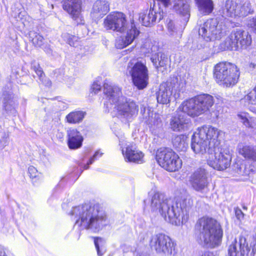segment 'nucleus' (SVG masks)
Returning a JSON list of instances; mask_svg holds the SVG:
<instances>
[{
	"label": "nucleus",
	"instance_id": "29",
	"mask_svg": "<svg viewBox=\"0 0 256 256\" xmlns=\"http://www.w3.org/2000/svg\"><path fill=\"white\" fill-rule=\"evenodd\" d=\"M198 10L204 15L210 14L214 9L213 2L212 0H196Z\"/></svg>",
	"mask_w": 256,
	"mask_h": 256
},
{
	"label": "nucleus",
	"instance_id": "45",
	"mask_svg": "<svg viewBox=\"0 0 256 256\" xmlns=\"http://www.w3.org/2000/svg\"><path fill=\"white\" fill-rule=\"evenodd\" d=\"M0 256H6L4 248L0 246Z\"/></svg>",
	"mask_w": 256,
	"mask_h": 256
},
{
	"label": "nucleus",
	"instance_id": "34",
	"mask_svg": "<svg viewBox=\"0 0 256 256\" xmlns=\"http://www.w3.org/2000/svg\"><path fill=\"white\" fill-rule=\"evenodd\" d=\"M240 102L241 103H244V106L249 104H256V85Z\"/></svg>",
	"mask_w": 256,
	"mask_h": 256
},
{
	"label": "nucleus",
	"instance_id": "26",
	"mask_svg": "<svg viewBox=\"0 0 256 256\" xmlns=\"http://www.w3.org/2000/svg\"><path fill=\"white\" fill-rule=\"evenodd\" d=\"M188 122V120L186 118L185 116L178 114V116H174L172 118L170 128L174 131H180L186 126Z\"/></svg>",
	"mask_w": 256,
	"mask_h": 256
},
{
	"label": "nucleus",
	"instance_id": "27",
	"mask_svg": "<svg viewBox=\"0 0 256 256\" xmlns=\"http://www.w3.org/2000/svg\"><path fill=\"white\" fill-rule=\"evenodd\" d=\"M86 116V112L81 110H74L68 114L65 118L66 122L70 124H77L81 122Z\"/></svg>",
	"mask_w": 256,
	"mask_h": 256
},
{
	"label": "nucleus",
	"instance_id": "42",
	"mask_svg": "<svg viewBox=\"0 0 256 256\" xmlns=\"http://www.w3.org/2000/svg\"><path fill=\"white\" fill-rule=\"evenodd\" d=\"M235 214L236 218L239 220L243 219L244 217V214L239 208H237L235 209Z\"/></svg>",
	"mask_w": 256,
	"mask_h": 256
},
{
	"label": "nucleus",
	"instance_id": "10",
	"mask_svg": "<svg viewBox=\"0 0 256 256\" xmlns=\"http://www.w3.org/2000/svg\"><path fill=\"white\" fill-rule=\"evenodd\" d=\"M184 85V82H179L178 78H170L166 82L160 85L156 96L158 102L162 104H168L172 94L176 98L179 96V92Z\"/></svg>",
	"mask_w": 256,
	"mask_h": 256
},
{
	"label": "nucleus",
	"instance_id": "16",
	"mask_svg": "<svg viewBox=\"0 0 256 256\" xmlns=\"http://www.w3.org/2000/svg\"><path fill=\"white\" fill-rule=\"evenodd\" d=\"M120 146L126 161L137 163L143 162L144 154L142 152L136 150L134 144L122 138L120 140Z\"/></svg>",
	"mask_w": 256,
	"mask_h": 256
},
{
	"label": "nucleus",
	"instance_id": "46",
	"mask_svg": "<svg viewBox=\"0 0 256 256\" xmlns=\"http://www.w3.org/2000/svg\"><path fill=\"white\" fill-rule=\"evenodd\" d=\"M200 256H214V255L210 252H206L202 254Z\"/></svg>",
	"mask_w": 256,
	"mask_h": 256
},
{
	"label": "nucleus",
	"instance_id": "39",
	"mask_svg": "<svg viewBox=\"0 0 256 256\" xmlns=\"http://www.w3.org/2000/svg\"><path fill=\"white\" fill-rule=\"evenodd\" d=\"M31 69L35 72L40 80H42L44 72L42 68L40 66L39 64L36 60H34L31 62Z\"/></svg>",
	"mask_w": 256,
	"mask_h": 256
},
{
	"label": "nucleus",
	"instance_id": "53",
	"mask_svg": "<svg viewBox=\"0 0 256 256\" xmlns=\"http://www.w3.org/2000/svg\"><path fill=\"white\" fill-rule=\"evenodd\" d=\"M148 46H150V43L148 42Z\"/></svg>",
	"mask_w": 256,
	"mask_h": 256
},
{
	"label": "nucleus",
	"instance_id": "7",
	"mask_svg": "<svg viewBox=\"0 0 256 256\" xmlns=\"http://www.w3.org/2000/svg\"><path fill=\"white\" fill-rule=\"evenodd\" d=\"M214 103V98L212 96L208 94H200L184 101L178 110L195 118L209 110Z\"/></svg>",
	"mask_w": 256,
	"mask_h": 256
},
{
	"label": "nucleus",
	"instance_id": "40",
	"mask_svg": "<svg viewBox=\"0 0 256 256\" xmlns=\"http://www.w3.org/2000/svg\"><path fill=\"white\" fill-rule=\"evenodd\" d=\"M103 154V152L100 151V150H98L95 152L94 154L93 155L92 157H91L89 160L86 162V164H84V169L88 168V166L90 164H92L96 160L100 158L102 155Z\"/></svg>",
	"mask_w": 256,
	"mask_h": 256
},
{
	"label": "nucleus",
	"instance_id": "35",
	"mask_svg": "<svg viewBox=\"0 0 256 256\" xmlns=\"http://www.w3.org/2000/svg\"><path fill=\"white\" fill-rule=\"evenodd\" d=\"M167 30L168 34L175 38H180L182 35V30L178 29L172 20L168 23Z\"/></svg>",
	"mask_w": 256,
	"mask_h": 256
},
{
	"label": "nucleus",
	"instance_id": "44",
	"mask_svg": "<svg viewBox=\"0 0 256 256\" xmlns=\"http://www.w3.org/2000/svg\"><path fill=\"white\" fill-rule=\"evenodd\" d=\"M158 50V47L156 46H152L150 48V50H148V53H153Z\"/></svg>",
	"mask_w": 256,
	"mask_h": 256
},
{
	"label": "nucleus",
	"instance_id": "18",
	"mask_svg": "<svg viewBox=\"0 0 256 256\" xmlns=\"http://www.w3.org/2000/svg\"><path fill=\"white\" fill-rule=\"evenodd\" d=\"M81 5V0H64L63 1L64 10L68 13L74 20H77L78 24H84L80 14Z\"/></svg>",
	"mask_w": 256,
	"mask_h": 256
},
{
	"label": "nucleus",
	"instance_id": "6",
	"mask_svg": "<svg viewBox=\"0 0 256 256\" xmlns=\"http://www.w3.org/2000/svg\"><path fill=\"white\" fill-rule=\"evenodd\" d=\"M150 237V246L158 254L165 256H178L176 244L168 236L164 234L152 235L150 232H141L138 236L140 242H144Z\"/></svg>",
	"mask_w": 256,
	"mask_h": 256
},
{
	"label": "nucleus",
	"instance_id": "20",
	"mask_svg": "<svg viewBox=\"0 0 256 256\" xmlns=\"http://www.w3.org/2000/svg\"><path fill=\"white\" fill-rule=\"evenodd\" d=\"M248 244L246 238L240 236L238 238V240L235 239L232 242L228 248V256H244L246 250H248Z\"/></svg>",
	"mask_w": 256,
	"mask_h": 256
},
{
	"label": "nucleus",
	"instance_id": "12",
	"mask_svg": "<svg viewBox=\"0 0 256 256\" xmlns=\"http://www.w3.org/2000/svg\"><path fill=\"white\" fill-rule=\"evenodd\" d=\"M128 72L130 75L134 84L138 89L146 88L148 84V70L145 61L139 60L128 64Z\"/></svg>",
	"mask_w": 256,
	"mask_h": 256
},
{
	"label": "nucleus",
	"instance_id": "52",
	"mask_svg": "<svg viewBox=\"0 0 256 256\" xmlns=\"http://www.w3.org/2000/svg\"><path fill=\"white\" fill-rule=\"evenodd\" d=\"M140 256H145V255H144V254H141V255H140Z\"/></svg>",
	"mask_w": 256,
	"mask_h": 256
},
{
	"label": "nucleus",
	"instance_id": "48",
	"mask_svg": "<svg viewBox=\"0 0 256 256\" xmlns=\"http://www.w3.org/2000/svg\"><path fill=\"white\" fill-rule=\"evenodd\" d=\"M250 68H254L255 67V64H252V63H251L250 64Z\"/></svg>",
	"mask_w": 256,
	"mask_h": 256
},
{
	"label": "nucleus",
	"instance_id": "47",
	"mask_svg": "<svg viewBox=\"0 0 256 256\" xmlns=\"http://www.w3.org/2000/svg\"><path fill=\"white\" fill-rule=\"evenodd\" d=\"M48 54H50L51 53V50H50V48H47L46 50H44Z\"/></svg>",
	"mask_w": 256,
	"mask_h": 256
},
{
	"label": "nucleus",
	"instance_id": "4",
	"mask_svg": "<svg viewBox=\"0 0 256 256\" xmlns=\"http://www.w3.org/2000/svg\"><path fill=\"white\" fill-rule=\"evenodd\" d=\"M75 224L82 229L98 231L107 224L106 216L98 204H84L72 207L68 212Z\"/></svg>",
	"mask_w": 256,
	"mask_h": 256
},
{
	"label": "nucleus",
	"instance_id": "17",
	"mask_svg": "<svg viewBox=\"0 0 256 256\" xmlns=\"http://www.w3.org/2000/svg\"><path fill=\"white\" fill-rule=\"evenodd\" d=\"M190 182L195 190L202 192L207 188L208 184L206 170L202 168L196 170L191 175Z\"/></svg>",
	"mask_w": 256,
	"mask_h": 256
},
{
	"label": "nucleus",
	"instance_id": "19",
	"mask_svg": "<svg viewBox=\"0 0 256 256\" xmlns=\"http://www.w3.org/2000/svg\"><path fill=\"white\" fill-rule=\"evenodd\" d=\"M126 31L125 36H120L116 40L115 46L117 48L122 49L131 44L140 33L133 23L130 24V28Z\"/></svg>",
	"mask_w": 256,
	"mask_h": 256
},
{
	"label": "nucleus",
	"instance_id": "24",
	"mask_svg": "<svg viewBox=\"0 0 256 256\" xmlns=\"http://www.w3.org/2000/svg\"><path fill=\"white\" fill-rule=\"evenodd\" d=\"M157 18H158L160 20L162 18V16L160 12L158 13L156 12L155 6L154 5L152 8H150L148 14H141L139 19L142 25L149 26L156 20Z\"/></svg>",
	"mask_w": 256,
	"mask_h": 256
},
{
	"label": "nucleus",
	"instance_id": "50",
	"mask_svg": "<svg viewBox=\"0 0 256 256\" xmlns=\"http://www.w3.org/2000/svg\"><path fill=\"white\" fill-rule=\"evenodd\" d=\"M125 247H126V246H122V249H123V251L124 252H128V251H126V250H124V248H125Z\"/></svg>",
	"mask_w": 256,
	"mask_h": 256
},
{
	"label": "nucleus",
	"instance_id": "8",
	"mask_svg": "<svg viewBox=\"0 0 256 256\" xmlns=\"http://www.w3.org/2000/svg\"><path fill=\"white\" fill-rule=\"evenodd\" d=\"M240 72L238 66L228 62H220L214 66V76L216 82L224 87H230L238 82Z\"/></svg>",
	"mask_w": 256,
	"mask_h": 256
},
{
	"label": "nucleus",
	"instance_id": "36",
	"mask_svg": "<svg viewBox=\"0 0 256 256\" xmlns=\"http://www.w3.org/2000/svg\"><path fill=\"white\" fill-rule=\"evenodd\" d=\"M94 242L98 254L99 256H102L106 251L105 240L102 238H96Z\"/></svg>",
	"mask_w": 256,
	"mask_h": 256
},
{
	"label": "nucleus",
	"instance_id": "30",
	"mask_svg": "<svg viewBox=\"0 0 256 256\" xmlns=\"http://www.w3.org/2000/svg\"><path fill=\"white\" fill-rule=\"evenodd\" d=\"M146 116H144V122L150 126H158L161 122L158 114L154 113L150 110H148Z\"/></svg>",
	"mask_w": 256,
	"mask_h": 256
},
{
	"label": "nucleus",
	"instance_id": "1",
	"mask_svg": "<svg viewBox=\"0 0 256 256\" xmlns=\"http://www.w3.org/2000/svg\"><path fill=\"white\" fill-rule=\"evenodd\" d=\"M224 132L216 128L206 125L198 128L192 138L191 148L196 154L208 152L207 163L218 170L230 166L232 154L226 146H220Z\"/></svg>",
	"mask_w": 256,
	"mask_h": 256
},
{
	"label": "nucleus",
	"instance_id": "23",
	"mask_svg": "<svg viewBox=\"0 0 256 256\" xmlns=\"http://www.w3.org/2000/svg\"><path fill=\"white\" fill-rule=\"evenodd\" d=\"M237 150L240 155L245 159L256 162V147L245 142H240L237 146Z\"/></svg>",
	"mask_w": 256,
	"mask_h": 256
},
{
	"label": "nucleus",
	"instance_id": "33",
	"mask_svg": "<svg viewBox=\"0 0 256 256\" xmlns=\"http://www.w3.org/2000/svg\"><path fill=\"white\" fill-rule=\"evenodd\" d=\"M29 40L38 47H41L43 45L44 38L39 34L34 32L30 31L28 36Z\"/></svg>",
	"mask_w": 256,
	"mask_h": 256
},
{
	"label": "nucleus",
	"instance_id": "11",
	"mask_svg": "<svg viewBox=\"0 0 256 256\" xmlns=\"http://www.w3.org/2000/svg\"><path fill=\"white\" fill-rule=\"evenodd\" d=\"M156 160L160 166L168 172L178 171L182 166V160L178 155L170 148L158 149L156 154Z\"/></svg>",
	"mask_w": 256,
	"mask_h": 256
},
{
	"label": "nucleus",
	"instance_id": "22",
	"mask_svg": "<svg viewBox=\"0 0 256 256\" xmlns=\"http://www.w3.org/2000/svg\"><path fill=\"white\" fill-rule=\"evenodd\" d=\"M109 10V4L107 1L104 0H97L93 5L90 16L93 18H100L106 14Z\"/></svg>",
	"mask_w": 256,
	"mask_h": 256
},
{
	"label": "nucleus",
	"instance_id": "3",
	"mask_svg": "<svg viewBox=\"0 0 256 256\" xmlns=\"http://www.w3.org/2000/svg\"><path fill=\"white\" fill-rule=\"evenodd\" d=\"M104 93L106 96L104 103L106 111L126 122L132 121L137 116L138 106L133 100H127L122 96L121 88L118 86L105 82Z\"/></svg>",
	"mask_w": 256,
	"mask_h": 256
},
{
	"label": "nucleus",
	"instance_id": "51",
	"mask_svg": "<svg viewBox=\"0 0 256 256\" xmlns=\"http://www.w3.org/2000/svg\"><path fill=\"white\" fill-rule=\"evenodd\" d=\"M6 106H6V105H4V107L5 108V110H8L9 109H8V108H6Z\"/></svg>",
	"mask_w": 256,
	"mask_h": 256
},
{
	"label": "nucleus",
	"instance_id": "32",
	"mask_svg": "<svg viewBox=\"0 0 256 256\" xmlns=\"http://www.w3.org/2000/svg\"><path fill=\"white\" fill-rule=\"evenodd\" d=\"M238 120L246 128H252L254 119L251 118L248 113L245 112H240L237 114Z\"/></svg>",
	"mask_w": 256,
	"mask_h": 256
},
{
	"label": "nucleus",
	"instance_id": "25",
	"mask_svg": "<svg viewBox=\"0 0 256 256\" xmlns=\"http://www.w3.org/2000/svg\"><path fill=\"white\" fill-rule=\"evenodd\" d=\"M174 10L183 17L184 21L187 22L190 16V8L186 0H175L174 5Z\"/></svg>",
	"mask_w": 256,
	"mask_h": 256
},
{
	"label": "nucleus",
	"instance_id": "13",
	"mask_svg": "<svg viewBox=\"0 0 256 256\" xmlns=\"http://www.w3.org/2000/svg\"><path fill=\"white\" fill-rule=\"evenodd\" d=\"M199 35L206 42L214 41L220 39L222 36L220 25L216 18H210L204 22H198Z\"/></svg>",
	"mask_w": 256,
	"mask_h": 256
},
{
	"label": "nucleus",
	"instance_id": "9",
	"mask_svg": "<svg viewBox=\"0 0 256 256\" xmlns=\"http://www.w3.org/2000/svg\"><path fill=\"white\" fill-rule=\"evenodd\" d=\"M252 42L251 36L248 32L236 28L232 32L226 40L220 45L222 50H236L239 48H246Z\"/></svg>",
	"mask_w": 256,
	"mask_h": 256
},
{
	"label": "nucleus",
	"instance_id": "41",
	"mask_svg": "<svg viewBox=\"0 0 256 256\" xmlns=\"http://www.w3.org/2000/svg\"><path fill=\"white\" fill-rule=\"evenodd\" d=\"M101 86L97 82H94L91 86V92H94V94H98L101 90Z\"/></svg>",
	"mask_w": 256,
	"mask_h": 256
},
{
	"label": "nucleus",
	"instance_id": "28",
	"mask_svg": "<svg viewBox=\"0 0 256 256\" xmlns=\"http://www.w3.org/2000/svg\"><path fill=\"white\" fill-rule=\"evenodd\" d=\"M188 138L184 134L174 136L172 140L174 146L178 151H185L188 147Z\"/></svg>",
	"mask_w": 256,
	"mask_h": 256
},
{
	"label": "nucleus",
	"instance_id": "21",
	"mask_svg": "<svg viewBox=\"0 0 256 256\" xmlns=\"http://www.w3.org/2000/svg\"><path fill=\"white\" fill-rule=\"evenodd\" d=\"M68 145L70 149H77L81 147L84 138L76 128H70L67 130Z\"/></svg>",
	"mask_w": 256,
	"mask_h": 256
},
{
	"label": "nucleus",
	"instance_id": "49",
	"mask_svg": "<svg viewBox=\"0 0 256 256\" xmlns=\"http://www.w3.org/2000/svg\"><path fill=\"white\" fill-rule=\"evenodd\" d=\"M46 84L48 86H49L51 84V82H50L48 80V82Z\"/></svg>",
	"mask_w": 256,
	"mask_h": 256
},
{
	"label": "nucleus",
	"instance_id": "2",
	"mask_svg": "<svg viewBox=\"0 0 256 256\" xmlns=\"http://www.w3.org/2000/svg\"><path fill=\"white\" fill-rule=\"evenodd\" d=\"M192 203L188 196H177L173 200L156 192L151 198V208L154 212L158 210L166 221L179 226L188 220V210Z\"/></svg>",
	"mask_w": 256,
	"mask_h": 256
},
{
	"label": "nucleus",
	"instance_id": "37",
	"mask_svg": "<svg viewBox=\"0 0 256 256\" xmlns=\"http://www.w3.org/2000/svg\"><path fill=\"white\" fill-rule=\"evenodd\" d=\"M28 174L32 180L36 182L42 178V174L34 166H30L28 168Z\"/></svg>",
	"mask_w": 256,
	"mask_h": 256
},
{
	"label": "nucleus",
	"instance_id": "14",
	"mask_svg": "<svg viewBox=\"0 0 256 256\" xmlns=\"http://www.w3.org/2000/svg\"><path fill=\"white\" fill-rule=\"evenodd\" d=\"M253 12L251 4L248 0L242 3L240 0H227L226 2L224 14L228 17L238 19Z\"/></svg>",
	"mask_w": 256,
	"mask_h": 256
},
{
	"label": "nucleus",
	"instance_id": "38",
	"mask_svg": "<svg viewBox=\"0 0 256 256\" xmlns=\"http://www.w3.org/2000/svg\"><path fill=\"white\" fill-rule=\"evenodd\" d=\"M62 38L70 46H74L76 42L78 41V37L67 32L62 33Z\"/></svg>",
	"mask_w": 256,
	"mask_h": 256
},
{
	"label": "nucleus",
	"instance_id": "31",
	"mask_svg": "<svg viewBox=\"0 0 256 256\" xmlns=\"http://www.w3.org/2000/svg\"><path fill=\"white\" fill-rule=\"evenodd\" d=\"M157 56L158 58L155 56H152L150 58L151 61L156 68H158V67H163L166 66L168 60L164 54L159 53Z\"/></svg>",
	"mask_w": 256,
	"mask_h": 256
},
{
	"label": "nucleus",
	"instance_id": "43",
	"mask_svg": "<svg viewBox=\"0 0 256 256\" xmlns=\"http://www.w3.org/2000/svg\"><path fill=\"white\" fill-rule=\"evenodd\" d=\"M248 25L256 31V18H253L250 19Z\"/></svg>",
	"mask_w": 256,
	"mask_h": 256
},
{
	"label": "nucleus",
	"instance_id": "15",
	"mask_svg": "<svg viewBox=\"0 0 256 256\" xmlns=\"http://www.w3.org/2000/svg\"><path fill=\"white\" fill-rule=\"evenodd\" d=\"M104 26L106 30L120 32H124L130 28V24L128 26L125 16L122 12L109 14L104 20Z\"/></svg>",
	"mask_w": 256,
	"mask_h": 256
},
{
	"label": "nucleus",
	"instance_id": "5",
	"mask_svg": "<svg viewBox=\"0 0 256 256\" xmlns=\"http://www.w3.org/2000/svg\"><path fill=\"white\" fill-rule=\"evenodd\" d=\"M200 226V233L198 242L208 247L214 248L219 246L222 242L223 230L220 224L216 220L203 217L197 222Z\"/></svg>",
	"mask_w": 256,
	"mask_h": 256
}]
</instances>
